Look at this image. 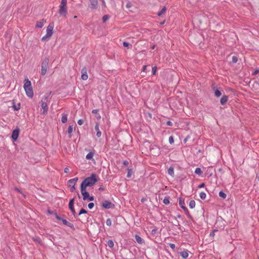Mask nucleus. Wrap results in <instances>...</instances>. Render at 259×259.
Segmentation results:
<instances>
[{"label":"nucleus","mask_w":259,"mask_h":259,"mask_svg":"<svg viewBox=\"0 0 259 259\" xmlns=\"http://www.w3.org/2000/svg\"><path fill=\"white\" fill-rule=\"evenodd\" d=\"M24 89L27 96L30 98H32L33 96V92L31 86V83L27 78H25L24 80Z\"/></svg>","instance_id":"1"},{"label":"nucleus","mask_w":259,"mask_h":259,"mask_svg":"<svg viewBox=\"0 0 259 259\" xmlns=\"http://www.w3.org/2000/svg\"><path fill=\"white\" fill-rule=\"evenodd\" d=\"M97 181V175L95 174H92L90 177L85 178L82 183L85 184L87 187H92L94 186Z\"/></svg>","instance_id":"2"},{"label":"nucleus","mask_w":259,"mask_h":259,"mask_svg":"<svg viewBox=\"0 0 259 259\" xmlns=\"http://www.w3.org/2000/svg\"><path fill=\"white\" fill-rule=\"evenodd\" d=\"M67 0H62L59 6V14L60 16L66 17L67 14Z\"/></svg>","instance_id":"3"},{"label":"nucleus","mask_w":259,"mask_h":259,"mask_svg":"<svg viewBox=\"0 0 259 259\" xmlns=\"http://www.w3.org/2000/svg\"><path fill=\"white\" fill-rule=\"evenodd\" d=\"M49 60L48 58H46L41 63V74L44 76L47 73L48 68Z\"/></svg>","instance_id":"4"},{"label":"nucleus","mask_w":259,"mask_h":259,"mask_svg":"<svg viewBox=\"0 0 259 259\" xmlns=\"http://www.w3.org/2000/svg\"><path fill=\"white\" fill-rule=\"evenodd\" d=\"M77 181L78 178H74L68 181V187H70V190L71 192H73L75 190V185Z\"/></svg>","instance_id":"5"},{"label":"nucleus","mask_w":259,"mask_h":259,"mask_svg":"<svg viewBox=\"0 0 259 259\" xmlns=\"http://www.w3.org/2000/svg\"><path fill=\"white\" fill-rule=\"evenodd\" d=\"M48 96H45L41 100L40 103L41 108L43 109V113H45L47 112L48 110V105L47 104V102L48 100Z\"/></svg>","instance_id":"6"},{"label":"nucleus","mask_w":259,"mask_h":259,"mask_svg":"<svg viewBox=\"0 0 259 259\" xmlns=\"http://www.w3.org/2000/svg\"><path fill=\"white\" fill-rule=\"evenodd\" d=\"M102 206L105 209H109L114 208L115 205L109 201L105 200L102 203Z\"/></svg>","instance_id":"7"},{"label":"nucleus","mask_w":259,"mask_h":259,"mask_svg":"<svg viewBox=\"0 0 259 259\" xmlns=\"http://www.w3.org/2000/svg\"><path fill=\"white\" fill-rule=\"evenodd\" d=\"M54 23L53 22H52V23H50L49 24V25L48 26L47 28V36H50V37L53 34V28H54Z\"/></svg>","instance_id":"8"},{"label":"nucleus","mask_w":259,"mask_h":259,"mask_svg":"<svg viewBox=\"0 0 259 259\" xmlns=\"http://www.w3.org/2000/svg\"><path fill=\"white\" fill-rule=\"evenodd\" d=\"M19 132L20 130L18 128L13 131L11 137L14 141H16L17 140L19 135Z\"/></svg>","instance_id":"9"},{"label":"nucleus","mask_w":259,"mask_h":259,"mask_svg":"<svg viewBox=\"0 0 259 259\" xmlns=\"http://www.w3.org/2000/svg\"><path fill=\"white\" fill-rule=\"evenodd\" d=\"M74 198H72L71 200H70L69 202V208L71 211L72 214L74 215V216H75V211L74 208Z\"/></svg>","instance_id":"10"},{"label":"nucleus","mask_w":259,"mask_h":259,"mask_svg":"<svg viewBox=\"0 0 259 259\" xmlns=\"http://www.w3.org/2000/svg\"><path fill=\"white\" fill-rule=\"evenodd\" d=\"M62 222L64 225L70 227L71 229H72L73 230H75L74 225L72 223L68 222L66 220H65V219L62 220Z\"/></svg>","instance_id":"11"},{"label":"nucleus","mask_w":259,"mask_h":259,"mask_svg":"<svg viewBox=\"0 0 259 259\" xmlns=\"http://www.w3.org/2000/svg\"><path fill=\"white\" fill-rule=\"evenodd\" d=\"M95 129L97 132L96 135L97 137L100 138L101 136L102 133L99 130V123L97 122L96 123Z\"/></svg>","instance_id":"12"},{"label":"nucleus","mask_w":259,"mask_h":259,"mask_svg":"<svg viewBox=\"0 0 259 259\" xmlns=\"http://www.w3.org/2000/svg\"><path fill=\"white\" fill-rule=\"evenodd\" d=\"M91 3V8L92 9H95L97 8L98 5L97 0H90Z\"/></svg>","instance_id":"13"},{"label":"nucleus","mask_w":259,"mask_h":259,"mask_svg":"<svg viewBox=\"0 0 259 259\" xmlns=\"http://www.w3.org/2000/svg\"><path fill=\"white\" fill-rule=\"evenodd\" d=\"M179 204L183 209H186L187 207L185 206V201L184 198L182 197L179 198Z\"/></svg>","instance_id":"14"},{"label":"nucleus","mask_w":259,"mask_h":259,"mask_svg":"<svg viewBox=\"0 0 259 259\" xmlns=\"http://www.w3.org/2000/svg\"><path fill=\"white\" fill-rule=\"evenodd\" d=\"M228 100V97L227 96H223L221 99L220 102L222 105L226 104Z\"/></svg>","instance_id":"15"},{"label":"nucleus","mask_w":259,"mask_h":259,"mask_svg":"<svg viewBox=\"0 0 259 259\" xmlns=\"http://www.w3.org/2000/svg\"><path fill=\"white\" fill-rule=\"evenodd\" d=\"M95 153V150H93V151L90 152L87 155H86V159H93V157Z\"/></svg>","instance_id":"16"},{"label":"nucleus","mask_w":259,"mask_h":259,"mask_svg":"<svg viewBox=\"0 0 259 259\" xmlns=\"http://www.w3.org/2000/svg\"><path fill=\"white\" fill-rule=\"evenodd\" d=\"M44 19H41L39 21H37L36 24V27L39 28H41L44 25Z\"/></svg>","instance_id":"17"},{"label":"nucleus","mask_w":259,"mask_h":259,"mask_svg":"<svg viewBox=\"0 0 259 259\" xmlns=\"http://www.w3.org/2000/svg\"><path fill=\"white\" fill-rule=\"evenodd\" d=\"M135 239L137 242L140 244H142L144 242V240L138 235L135 236Z\"/></svg>","instance_id":"18"},{"label":"nucleus","mask_w":259,"mask_h":259,"mask_svg":"<svg viewBox=\"0 0 259 259\" xmlns=\"http://www.w3.org/2000/svg\"><path fill=\"white\" fill-rule=\"evenodd\" d=\"M87 187H88L86 186L85 184L81 183V185H80V191H81V194H83V193L87 192V191H86Z\"/></svg>","instance_id":"19"},{"label":"nucleus","mask_w":259,"mask_h":259,"mask_svg":"<svg viewBox=\"0 0 259 259\" xmlns=\"http://www.w3.org/2000/svg\"><path fill=\"white\" fill-rule=\"evenodd\" d=\"M61 121L62 123H65L67 121V115L63 113L62 115Z\"/></svg>","instance_id":"20"},{"label":"nucleus","mask_w":259,"mask_h":259,"mask_svg":"<svg viewBox=\"0 0 259 259\" xmlns=\"http://www.w3.org/2000/svg\"><path fill=\"white\" fill-rule=\"evenodd\" d=\"M92 112L93 114H94L96 115V117L98 119H100L101 118V116L98 113V112H99V110L98 109H94V110H92Z\"/></svg>","instance_id":"21"},{"label":"nucleus","mask_w":259,"mask_h":259,"mask_svg":"<svg viewBox=\"0 0 259 259\" xmlns=\"http://www.w3.org/2000/svg\"><path fill=\"white\" fill-rule=\"evenodd\" d=\"M166 7H163L162 8V9L161 10V11L158 13V14H157L158 16H161L163 14H165V13L166 12Z\"/></svg>","instance_id":"22"},{"label":"nucleus","mask_w":259,"mask_h":259,"mask_svg":"<svg viewBox=\"0 0 259 259\" xmlns=\"http://www.w3.org/2000/svg\"><path fill=\"white\" fill-rule=\"evenodd\" d=\"M168 174L171 176H174V168L170 166L168 169Z\"/></svg>","instance_id":"23"},{"label":"nucleus","mask_w":259,"mask_h":259,"mask_svg":"<svg viewBox=\"0 0 259 259\" xmlns=\"http://www.w3.org/2000/svg\"><path fill=\"white\" fill-rule=\"evenodd\" d=\"M181 255L184 258L188 256V253L187 251H183L181 252Z\"/></svg>","instance_id":"24"},{"label":"nucleus","mask_w":259,"mask_h":259,"mask_svg":"<svg viewBox=\"0 0 259 259\" xmlns=\"http://www.w3.org/2000/svg\"><path fill=\"white\" fill-rule=\"evenodd\" d=\"M73 131V126L72 125H69L68 128L67 132L68 134L69 135V137H71V134Z\"/></svg>","instance_id":"25"},{"label":"nucleus","mask_w":259,"mask_h":259,"mask_svg":"<svg viewBox=\"0 0 259 259\" xmlns=\"http://www.w3.org/2000/svg\"><path fill=\"white\" fill-rule=\"evenodd\" d=\"M202 171L201 170V168H199V167H197L196 169H195V173L196 174H197L198 175H201L202 174Z\"/></svg>","instance_id":"26"},{"label":"nucleus","mask_w":259,"mask_h":259,"mask_svg":"<svg viewBox=\"0 0 259 259\" xmlns=\"http://www.w3.org/2000/svg\"><path fill=\"white\" fill-rule=\"evenodd\" d=\"M189 205L190 208H194L195 206V201L194 200H191Z\"/></svg>","instance_id":"27"},{"label":"nucleus","mask_w":259,"mask_h":259,"mask_svg":"<svg viewBox=\"0 0 259 259\" xmlns=\"http://www.w3.org/2000/svg\"><path fill=\"white\" fill-rule=\"evenodd\" d=\"M82 195L83 196V199L84 200H85L88 199V197H89L90 194L89 192H87L83 193V194H82Z\"/></svg>","instance_id":"28"},{"label":"nucleus","mask_w":259,"mask_h":259,"mask_svg":"<svg viewBox=\"0 0 259 259\" xmlns=\"http://www.w3.org/2000/svg\"><path fill=\"white\" fill-rule=\"evenodd\" d=\"M108 246L112 248L114 246V242L112 240H109L107 242Z\"/></svg>","instance_id":"29"},{"label":"nucleus","mask_w":259,"mask_h":259,"mask_svg":"<svg viewBox=\"0 0 259 259\" xmlns=\"http://www.w3.org/2000/svg\"><path fill=\"white\" fill-rule=\"evenodd\" d=\"M219 196L220 197H222V198H223L224 199H225L226 198V197H227V195L224 192H223V191H220L219 192Z\"/></svg>","instance_id":"30"},{"label":"nucleus","mask_w":259,"mask_h":259,"mask_svg":"<svg viewBox=\"0 0 259 259\" xmlns=\"http://www.w3.org/2000/svg\"><path fill=\"white\" fill-rule=\"evenodd\" d=\"M214 95L217 97H220L221 95H222V93H221V92L220 91H219L218 90H215L214 91Z\"/></svg>","instance_id":"31"},{"label":"nucleus","mask_w":259,"mask_h":259,"mask_svg":"<svg viewBox=\"0 0 259 259\" xmlns=\"http://www.w3.org/2000/svg\"><path fill=\"white\" fill-rule=\"evenodd\" d=\"M109 15H104L102 18L103 22L104 23V22H106L108 20H109Z\"/></svg>","instance_id":"32"},{"label":"nucleus","mask_w":259,"mask_h":259,"mask_svg":"<svg viewBox=\"0 0 259 259\" xmlns=\"http://www.w3.org/2000/svg\"><path fill=\"white\" fill-rule=\"evenodd\" d=\"M13 107L15 110H19L20 108V103H18L17 105H15L14 104Z\"/></svg>","instance_id":"33"},{"label":"nucleus","mask_w":259,"mask_h":259,"mask_svg":"<svg viewBox=\"0 0 259 259\" xmlns=\"http://www.w3.org/2000/svg\"><path fill=\"white\" fill-rule=\"evenodd\" d=\"M163 202L164 204L167 205L169 203V200L168 197H165L163 200Z\"/></svg>","instance_id":"34"},{"label":"nucleus","mask_w":259,"mask_h":259,"mask_svg":"<svg viewBox=\"0 0 259 259\" xmlns=\"http://www.w3.org/2000/svg\"><path fill=\"white\" fill-rule=\"evenodd\" d=\"M81 78L82 80H86L88 78V74H81Z\"/></svg>","instance_id":"35"},{"label":"nucleus","mask_w":259,"mask_h":259,"mask_svg":"<svg viewBox=\"0 0 259 259\" xmlns=\"http://www.w3.org/2000/svg\"><path fill=\"white\" fill-rule=\"evenodd\" d=\"M200 197L202 199H204L205 198H206V194L205 193L203 192H201L200 193Z\"/></svg>","instance_id":"36"},{"label":"nucleus","mask_w":259,"mask_h":259,"mask_svg":"<svg viewBox=\"0 0 259 259\" xmlns=\"http://www.w3.org/2000/svg\"><path fill=\"white\" fill-rule=\"evenodd\" d=\"M132 173H133L132 170L131 169L128 168L127 169V177L130 178L132 176Z\"/></svg>","instance_id":"37"},{"label":"nucleus","mask_w":259,"mask_h":259,"mask_svg":"<svg viewBox=\"0 0 259 259\" xmlns=\"http://www.w3.org/2000/svg\"><path fill=\"white\" fill-rule=\"evenodd\" d=\"M81 74H87V68L85 67H84L82 68L81 70Z\"/></svg>","instance_id":"38"},{"label":"nucleus","mask_w":259,"mask_h":259,"mask_svg":"<svg viewBox=\"0 0 259 259\" xmlns=\"http://www.w3.org/2000/svg\"><path fill=\"white\" fill-rule=\"evenodd\" d=\"M54 215H55V218H56V219H57L58 220H60V221H62V220H64V219L62 218L61 217L58 215L56 212L54 213Z\"/></svg>","instance_id":"39"},{"label":"nucleus","mask_w":259,"mask_h":259,"mask_svg":"<svg viewBox=\"0 0 259 259\" xmlns=\"http://www.w3.org/2000/svg\"><path fill=\"white\" fill-rule=\"evenodd\" d=\"M54 215H55V218H56V219H57L58 220H60V221H62V220H64V219L62 218L61 217L58 215L56 212L54 213Z\"/></svg>","instance_id":"40"},{"label":"nucleus","mask_w":259,"mask_h":259,"mask_svg":"<svg viewBox=\"0 0 259 259\" xmlns=\"http://www.w3.org/2000/svg\"><path fill=\"white\" fill-rule=\"evenodd\" d=\"M232 61L233 63H236L238 61V58L236 56H233Z\"/></svg>","instance_id":"41"},{"label":"nucleus","mask_w":259,"mask_h":259,"mask_svg":"<svg viewBox=\"0 0 259 259\" xmlns=\"http://www.w3.org/2000/svg\"><path fill=\"white\" fill-rule=\"evenodd\" d=\"M87 213V211L86 210H85L83 208H81L78 213V215H81V214Z\"/></svg>","instance_id":"42"},{"label":"nucleus","mask_w":259,"mask_h":259,"mask_svg":"<svg viewBox=\"0 0 259 259\" xmlns=\"http://www.w3.org/2000/svg\"><path fill=\"white\" fill-rule=\"evenodd\" d=\"M106 224L107 226H110L112 224V221L110 219H108L106 221Z\"/></svg>","instance_id":"43"},{"label":"nucleus","mask_w":259,"mask_h":259,"mask_svg":"<svg viewBox=\"0 0 259 259\" xmlns=\"http://www.w3.org/2000/svg\"><path fill=\"white\" fill-rule=\"evenodd\" d=\"M186 213V214L188 216V218H191V215L189 213V212L187 209V208H186V209H183Z\"/></svg>","instance_id":"44"},{"label":"nucleus","mask_w":259,"mask_h":259,"mask_svg":"<svg viewBox=\"0 0 259 259\" xmlns=\"http://www.w3.org/2000/svg\"><path fill=\"white\" fill-rule=\"evenodd\" d=\"M156 70H157L156 66H154V67H152V74L153 75H155V74L156 72Z\"/></svg>","instance_id":"45"},{"label":"nucleus","mask_w":259,"mask_h":259,"mask_svg":"<svg viewBox=\"0 0 259 259\" xmlns=\"http://www.w3.org/2000/svg\"><path fill=\"white\" fill-rule=\"evenodd\" d=\"M169 140V143H170V144H173V143H174V138H173V137H172V136H170V137H169V140Z\"/></svg>","instance_id":"46"},{"label":"nucleus","mask_w":259,"mask_h":259,"mask_svg":"<svg viewBox=\"0 0 259 259\" xmlns=\"http://www.w3.org/2000/svg\"><path fill=\"white\" fill-rule=\"evenodd\" d=\"M14 190L15 191H17L18 192L22 194L24 197H25V195L24 194H23L22 191L19 188H18L17 187H15L14 188Z\"/></svg>","instance_id":"47"},{"label":"nucleus","mask_w":259,"mask_h":259,"mask_svg":"<svg viewBox=\"0 0 259 259\" xmlns=\"http://www.w3.org/2000/svg\"><path fill=\"white\" fill-rule=\"evenodd\" d=\"M94 206V203H93V202H90L88 204V207L90 208V209H92L93 208V207Z\"/></svg>","instance_id":"48"},{"label":"nucleus","mask_w":259,"mask_h":259,"mask_svg":"<svg viewBox=\"0 0 259 259\" xmlns=\"http://www.w3.org/2000/svg\"><path fill=\"white\" fill-rule=\"evenodd\" d=\"M123 46L124 47H128L130 46H132L131 45H130L129 43H128L127 42H126V41H124L123 42Z\"/></svg>","instance_id":"49"},{"label":"nucleus","mask_w":259,"mask_h":259,"mask_svg":"<svg viewBox=\"0 0 259 259\" xmlns=\"http://www.w3.org/2000/svg\"><path fill=\"white\" fill-rule=\"evenodd\" d=\"M84 123V120L82 119H79L78 121H77V123L81 125L82 124H83V123Z\"/></svg>","instance_id":"50"},{"label":"nucleus","mask_w":259,"mask_h":259,"mask_svg":"<svg viewBox=\"0 0 259 259\" xmlns=\"http://www.w3.org/2000/svg\"><path fill=\"white\" fill-rule=\"evenodd\" d=\"M50 38V36H47V34H46L45 36H44L42 38H41V40L42 41H44L45 40H46L47 38Z\"/></svg>","instance_id":"51"},{"label":"nucleus","mask_w":259,"mask_h":259,"mask_svg":"<svg viewBox=\"0 0 259 259\" xmlns=\"http://www.w3.org/2000/svg\"><path fill=\"white\" fill-rule=\"evenodd\" d=\"M169 245L170 247V248L172 249H174L176 247L175 244H174L173 243H169Z\"/></svg>","instance_id":"52"},{"label":"nucleus","mask_w":259,"mask_h":259,"mask_svg":"<svg viewBox=\"0 0 259 259\" xmlns=\"http://www.w3.org/2000/svg\"><path fill=\"white\" fill-rule=\"evenodd\" d=\"M131 6H132V4H131V2H128L126 5V7L127 8H131Z\"/></svg>","instance_id":"53"},{"label":"nucleus","mask_w":259,"mask_h":259,"mask_svg":"<svg viewBox=\"0 0 259 259\" xmlns=\"http://www.w3.org/2000/svg\"><path fill=\"white\" fill-rule=\"evenodd\" d=\"M205 186V184L204 183H201V184H200L198 186V188H203Z\"/></svg>","instance_id":"54"},{"label":"nucleus","mask_w":259,"mask_h":259,"mask_svg":"<svg viewBox=\"0 0 259 259\" xmlns=\"http://www.w3.org/2000/svg\"><path fill=\"white\" fill-rule=\"evenodd\" d=\"M129 163H128V161H127V160H124L123 162V164L125 166H127L128 165Z\"/></svg>","instance_id":"55"},{"label":"nucleus","mask_w":259,"mask_h":259,"mask_svg":"<svg viewBox=\"0 0 259 259\" xmlns=\"http://www.w3.org/2000/svg\"><path fill=\"white\" fill-rule=\"evenodd\" d=\"M88 199L89 201H93L94 200V196H89V197H88Z\"/></svg>","instance_id":"56"},{"label":"nucleus","mask_w":259,"mask_h":259,"mask_svg":"<svg viewBox=\"0 0 259 259\" xmlns=\"http://www.w3.org/2000/svg\"><path fill=\"white\" fill-rule=\"evenodd\" d=\"M64 171L65 173H68L69 172V169L68 167H65Z\"/></svg>","instance_id":"57"},{"label":"nucleus","mask_w":259,"mask_h":259,"mask_svg":"<svg viewBox=\"0 0 259 259\" xmlns=\"http://www.w3.org/2000/svg\"><path fill=\"white\" fill-rule=\"evenodd\" d=\"M166 124L167 125H169V126H172V123L170 121H167L166 122Z\"/></svg>","instance_id":"58"},{"label":"nucleus","mask_w":259,"mask_h":259,"mask_svg":"<svg viewBox=\"0 0 259 259\" xmlns=\"http://www.w3.org/2000/svg\"><path fill=\"white\" fill-rule=\"evenodd\" d=\"M218 231L217 230H214L212 232L210 233V236H213L214 235V232Z\"/></svg>","instance_id":"59"},{"label":"nucleus","mask_w":259,"mask_h":259,"mask_svg":"<svg viewBox=\"0 0 259 259\" xmlns=\"http://www.w3.org/2000/svg\"><path fill=\"white\" fill-rule=\"evenodd\" d=\"M146 68H147V66L146 65H144L143 66V68H142V70L143 71L145 72L146 70Z\"/></svg>","instance_id":"60"},{"label":"nucleus","mask_w":259,"mask_h":259,"mask_svg":"<svg viewBox=\"0 0 259 259\" xmlns=\"http://www.w3.org/2000/svg\"><path fill=\"white\" fill-rule=\"evenodd\" d=\"M258 73V70H255L253 73H252L253 75H256L257 74V73Z\"/></svg>","instance_id":"61"},{"label":"nucleus","mask_w":259,"mask_h":259,"mask_svg":"<svg viewBox=\"0 0 259 259\" xmlns=\"http://www.w3.org/2000/svg\"><path fill=\"white\" fill-rule=\"evenodd\" d=\"M104 190H105V189L103 187H100L99 188V190H100V191H104Z\"/></svg>","instance_id":"62"},{"label":"nucleus","mask_w":259,"mask_h":259,"mask_svg":"<svg viewBox=\"0 0 259 259\" xmlns=\"http://www.w3.org/2000/svg\"><path fill=\"white\" fill-rule=\"evenodd\" d=\"M155 232H156V230L153 229V230H152V233L153 234H155Z\"/></svg>","instance_id":"63"},{"label":"nucleus","mask_w":259,"mask_h":259,"mask_svg":"<svg viewBox=\"0 0 259 259\" xmlns=\"http://www.w3.org/2000/svg\"><path fill=\"white\" fill-rule=\"evenodd\" d=\"M188 139V137H186V138L184 139V141L185 142H186V141H187V139Z\"/></svg>","instance_id":"64"}]
</instances>
